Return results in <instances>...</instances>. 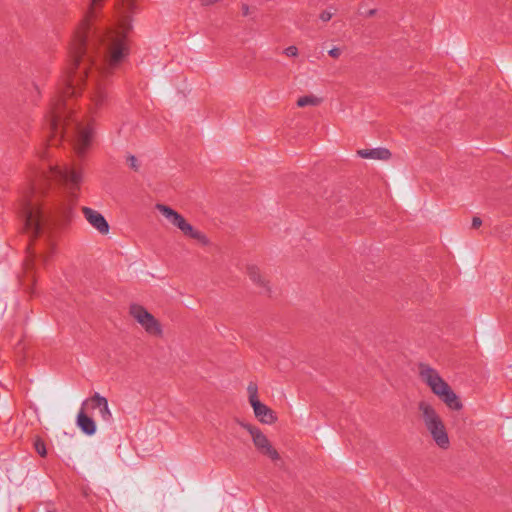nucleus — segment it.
I'll return each mask as SVG.
<instances>
[{"mask_svg":"<svg viewBox=\"0 0 512 512\" xmlns=\"http://www.w3.org/2000/svg\"><path fill=\"white\" fill-rule=\"evenodd\" d=\"M240 425L250 433L255 447L262 455L267 456L272 461L279 460V453L259 428L243 422Z\"/></svg>","mask_w":512,"mask_h":512,"instance_id":"0eeeda50","label":"nucleus"},{"mask_svg":"<svg viewBox=\"0 0 512 512\" xmlns=\"http://www.w3.org/2000/svg\"><path fill=\"white\" fill-rule=\"evenodd\" d=\"M332 13L330 11H323L321 14H320V19L323 21V22H327L329 21L331 18H332Z\"/></svg>","mask_w":512,"mask_h":512,"instance_id":"aec40b11","label":"nucleus"},{"mask_svg":"<svg viewBox=\"0 0 512 512\" xmlns=\"http://www.w3.org/2000/svg\"><path fill=\"white\" fill-rule=\"evenodd\" d=\"M482 224V220L479 218V217H474L473 220H472V227L473 228H478L480 227Z\"/></svg>","mask_w":512,"mask_h":512,"instance_id":"4be33fe9","label":"nucleus"},{"mask_svg":"<svg viewBox=\"0 0 512 512\" xmlns=\"http://www.w3.org/2000/svg\"><path fill=\"white\" fill-rule=\"evenodd\" d=\"M217 0H200L201 4L203 6H210L214 4Z\"/></svg>","mask_w":512,"mask_h":512,"instance_id":"5701e85b","label":"nucleus"},{"mask_svg":"<svg viewBox=\"0 0 512 512\" xmlns=\"http://www.w3.org/2000/svg\"><path fill=\"white\" fill-rule=\"evenodd\" d=\"M82 213L86 221L100 234H108L109 224L101 213L89 207H82Z\"/></svg>","mask_w":512,"mask_h":512,"instance_id":"1a4fd4ad","label":"nucleus"},{"mask_svg":"<svg viewBox=\"0 0 512 512\" xmlns=\"http://www.w3.org/2000/svg\"><path fill=\"white\" fill-rule=\"evenodd\" d=\"M49 512H52V511H49Z\"/></svg>","mask_w":512,"mask_h":512,"instance_id":"393cba45","label":"nucleus"},{"mask_svg":"<svg viewBox=\"0 0 512 512\" xmlns=\"http://www.w3.org/2000/svg\"><path fill=\"white\" fill-rule=\"evenodd\" d=\"M246 273L250 280L257 286L262 288L268 287V282L264 275H262L260 268L254 264L249 263L246 265Z\"/></svg>","mask_w":512,"mask_h":512,"instance_id":"ddd939ff","label":"nucleus"},{"mask_svg":"<svg viewBox=\"0 0 512 512\" xmlns=\"http://www.w3.org/2000/svg\"><path fill=\"white\" fill-rule=\"evenodd\" d=\"M105 0H91L84 20L74 32L69 46V66L63 74L45 115L51 141H71L79 156L92 145L95 129L92 119L84 123L75 111V99L87 90L86 114L97 116L109 105L104 78L127 59L130 53L128 33L136 6L123 0L118 7L117 24L98 27L93 24L96 11Z\"/></svg>","mask_w":512,"mask_h":512,"instance_id":"f257e3e1","label":"nucleus"},{"mask_svg":"<svg viewBox=\"0 0 512 512\" xmlns=\"http://www.w3.org/2000/svg\"><path fill=\"white\" fill-rule=\"evenodd\" d=\"M129 313L147 334L156 337L162 336L163 329L160 322L142 305H130Z\"/></svg>","mask_w":512,"mask_h":512,"instance_id":"423d86ee","label":"nucleus"},{"mask_svg":"<svg viewBox=\"0 0 512 512\" xmlns=\"http://www.w3.org/2000/svg\"><path fill=\"white\" fill-rule=\"evenodd\" d=\"M253 408L255 417L263 424H273L277 417L272 409L262 402L257 401L250 404Z\"/></svg>","mask_w":512,"mask_h":512,"instance_id":"9d476101","label":"nucleus"},{"mask_svg":"<svg viewBox=\"0 0 512 512\" xmlns=\"http://www.w3.org/2000/svg\"><path fill=\"white\" fill-rule=\"evenodd\" d=\"M328 54L333 58H338L341 55V50L334 47L328 51Z\"/></svg>","mask_w":512,"mask_h":512,"instance_id":"412c9836","label":"nucleus"},{"mask_svg":"<svg viewBox=\"0 0 512 512\" xmlns=\"http://www.w3.org/2000/svg\"><path fill=\"white\" fill-rule=\"evenodd\" d=\"M83 407L97 409L99 415L103 421L110 423L112 421V413L109 409L108 400L101 396L99 393H95L92 397L86 399L82 403Z\"/></svg>","mask_w":512,"mask_h":512,"instance_id":"6e6552de","label":"nucleus"},{"mask_svg":"<svg viewBox=\"0 0 512 512\" xmlns=\"http://www.w3.org/2000/svg\"><path fill=\"white\" fill-rule=\"evenodd\" d=\"M86 407H81L77 415V426L87 435H93L96 432V424L94 420L85 412Z\"/></svg>","mask_w":512,"mask_h":512,"instance_id":"9b49d317","label":"nucleus"},{"mask_svg":"<svg viewBox=\"0 0 512 512\" xmlns=\"http://www.w3.org/2000/svg\"><path fill=\"white\" fill-rule=\"evenodd\" d=\"M374 13H375V10H373V9L369 10V12L367 13V16H372V15H374Z\"/></svg>","mask_w":512,"mask_h":512,"instance_id":"b1692460","label":"nucleus"},{"mask_svg":"<svg viewBox=\"0 0 512 512\" xmlns=\"http://www.w3.org/2000/svg\"><path fill=\"white\" fill-rule=\"evenodd\" d=\"M418 411L422 424L434 444L442 449H449L451 442L444 420L433 404L426 400L418 403Z\"/></svg>","mask_w":512,"mask_h":512,"instance_id":"7ed1b4c3","label":"nucleus"},{"mask_svg":"<svg viewBox=\"0 0 512 512\" xmlns=\"http://www.w3.org/2000/svg\"><path fill=\"white\" fill-rule=\"evenodd\" d=\"M37 157L43 162L40 167L31 171V183L23 193L21 204V215L24 220V228L31 237H37L42 226V210L40 200L45 193L47 183L54 180L64 186L68 191L67 203L58 207L63 216H68L76 201V191L79 190L82 182V172L70 166H60L48 160L44 149H38Z\"/></svg>","mask_w":512,"mask_h":512,"instance_id":"f03ea898","label":"nucleus"},{"mask_svg":"<svg viewBox=\"0 0 512 512\" xmlns=\"http://www.w3.org/2000/svg\"><path fill=\"white\" fill-rule=\"evenodd\" d=\"M34 260H35V255L31 254L29 256V258L25 261V270H26L27 275L33 270Z\"/></svg>","mask_w":512,"mask_h":512,"instance_id":"a211bd4d","label":"nucleus"},{"mask_svg":"<svg viewBox=\"0 0 512 512\" xmlns=\"http://www.w3.org/2000/svg\"><path fill=\"white\" fill-rule=\"evenodd\" d=\"M248 397H249V403L252 404L253 402L259 401L258 398V387L256 383H249L247 387Z\"/></svg>","mask_w":512,"mask_h":512,"instance_id":"2eb2a0df","label":"nucleus"},{"mask_svg":"<svg viewBox=\"0 0 512 512\" xmlns=\"http://www.w3.org/2000/svg\"><path fill=\"white\" fill-rule=\"evenodd\" d=\"M34 447H35V450L37 451V453L41 456V457H45L46 454H47V450H46V446H45V443L43 440H41L40 438H37L34 442Z\"/></svg>","mask_w":512,"mask_h":512,"instance_id":"dca6fc26","label":"nucleus"},{"mask_svg":"<svg viewBox=\"0 0 512 512\" xmlns=\"http://www.w3.org/2000/svg\"><path fill=\"white\" fill-rule=\"evenodd\" d=\"M321 103V99L314 95H305L300 97L297 100L298 107H306V106H317Z\"/></svg>","mask_w":512,"mask_h":512,"instance_id":"4468645a","label":"nucleus"},{"mask_svg":"<svg viewBox=\"0 0 512 512\" xmlns=\"http://www.w3.org/2000/svg\"><path fill=\"white\" fill-rule=\"evenodd\" d=\"M155 208L174 227L179 229L185 237L195 240L202 246H208V237L200 230L193 227L180 213L164 204H156Z\"/></svg>","mask_w":512,"mask_h":512,"instance_id":"39448f33","label":"nucleus"},{"mask_svg":"<svg viewBox=\"0 0 512 512\" xmlns=\"http://www.w3.org/2000/svg\"><path fill=\"white\" fill-rule=\"evenodd\" d=\"M420 377L430 387L431 391L451 410H461L463 405L456 393L446 383L439 373L427 366L420 365Z\"/></svg>","mask_w":512,"mask_h":512,"instance_id":"20e7f679","label":"nucleus"},{"mask_svg":"<svg viewBox=\"0 0 512 512\" xmlns=\"http://www.w3.org/2000/svg\"><path fill=\"white\" fill-rule=\"evenodd\" d=\"M127 163L129 167L134 171H138L140 168V163L134 155L127 156Z\"/></svg>","mask_w":512,"mask_h":512,"instance_id":"f3484780","label":"nucleus"},{"mask_svg":"<svg viewBox=\"0 0 512 512\" xmlns=\"http://www.w3.org/2000/svg\"><path fill=\"white\" fill-rule=\"evenodd\" d=\"M358 156L364 159L388 160L391 153L386 148L361 149L357 151Z\"/></svg>","mask_w":512,"mask_h":512,"instance_id":"f8f14e48","label":"nucleus"},{"mask_svg":"<svg viewBox=\"0 0 512 512\" xmlns=\"http://www.w3.org/2000/svg\"><path fill=\"white\" fill-rule=\"evenodd\" d=\"M284 54L288 57H296L298 55V48L296 46H289L285 48Z\"/></svg>","mask_w":512,"mask_h":512,"instance_id":"6ab92c4d","label":"nucleus"}]
</instances>
